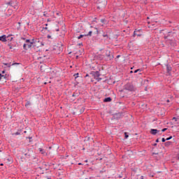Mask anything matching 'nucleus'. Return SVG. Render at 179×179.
<instances>
[{
	"instance_id": "24",
	"label": "nucleus",
	"mask_w": 179,
	"mask_h": 179,
	"mask_svg": "<svg viewBox=\"0 0 179 179\" xmlns=\"http://www.w3.org/2000/svg\"><path fill=\"white\" fill-rule=\"evenodd\" d=\"M24 156H26V157H29V156H30V155L28 154H24Z\"/></svg>"
},
{
	"instance_id": "41",
	"label": "nucleus",
	"mask_w": 179,
	"mask_h": 179,
	"mask_svg": "<svg viewBox=\"0 0 179 179\" xmlns=\"http://www.w3.org/2000/svg\"><path fill=\"white\" fill-rule=\"evenodd\" d=\"M85 163H87V160H85Z\"/></svg>"
},
{
	"instance_id": "13",
	"label": "nucleus",
	"mask_w": 179,
	"mask_h": 179,
	"mask_svg": "<svg viewBox=\"0 0 179 179\" xmlns=\"http://www.w3.org/2000/svg\"><path fill=\"white\" fill-rule=\"evenodd\" d=\"M31 103L30 101H27V103L25 104V107H29V106H31Z\"/></svg>"
},
{
	"instance_id": "33",
	"label": "nucleus",
	"mask_w": 179,
	"mask_h": 179,
	"mask_svg": "<svg viewBox=\"0 0 179 179\" xmlns=\"http://www.w3.org/2000/svg\"><path fill=\"white\" fill-rule=\"evenodd\" d=\"M78 165H79V166H82V163H79Z\"/></svg>"
},
{
	"instance_id": "7",
	"label": "nucleus",
	"mask_w": 179,
	"mask_h": 179,
	"mask_svg": "<svg viewBox=\"0 0 179 179\" xmlns=\"http://www.w3.org/2000/svg\"><path fill=\"white\" fill-rule=\"evenodd\" d=\"M0 41H3V43H5L6 41V36L3 35L0 36Z\"/></svg>"
},
{
	"instance_id": "14",
	"label": "nucleus",
	"mask_w": 179,
	"mask_h": 179,
	"mask_svg": "<svg viewBox=\"0 0 179 179\" xmlns=\"http://www.w3.org/2000/svg\"><path fill=\"white\" fill-rule=\"evenodd\" d=\"M39 151L42 155H44V153H45V152H44V150H43V148H39Z\"/></svg>"
},
{
	"instance_id": "28",
	"label": "nucleus",
	"mask_w": 179,
	"mask_h": 179,
	"mask_svg": "<svg viewBox=\"0 0 179 179\" xmlns=\"http://www.w3.org/2000/svg\"><path fill=\"white\" fill-rule=\"evenodd\" d=\"M48 38H51V36L48 35Z\"/></svg>"
},
{
	"instance_id": "12",
	"label": "nucleus",
	"mask_w": 179,
	"mask_h": 179,
	"mask_svg": "<svg viewBox=\"0 0 179 179\" xmlns=\"http://www.w3.org/2000/svg\"><path fill=\"white\" fill-rule=\"evenodd\" d=\"M168 72H170L171 71V67L169 65L166 66Z\"/></svg>"
},
{
	"instance_id": "32",
	"label": "nucleus",
	"mask_w": 179,
	"mask_h": 179,
	"mask_svg": "<svg viewBox=\"0 0 179 179\" xmlns=\"http://www.w3.org/2000/svg\"><path fill=\"white\" fill-rule=\"evenodd\" d=\"M156 142H157V143L159 142V138H157V139L156 140Z\"/></svg>"
},
{
	"instance_id": "5",
	"label": "nucleus",
	"mask_w": 179,
	"mask_h": 179,
	"mask_svg": "<svg viewBox=\"0 0 179 179\" xmlns=\"http://www.w3.org/2000/svg\"><path fill=\"white\" fill-rule=\"evenodd\" d=\"M92 33L93 32L92 31H90L87 34L80 35L79 36H78V40H80V38H82L83 37H86L87 36H92Z\"/></svg>"
},
{
	"instance_id": "21",
	"label": "nucleus",
	"mask_w": 179,
	"mask_h": 179,
	"mask_svg": "<svg viewBox=\"0 0 179 179\" xmlns=\"http://www.w3.org/2000/svg\"><path fill=\"white\" fill-rule=\"evenodd\" d=\"M8 47H9V49H10V50H13V48H12V45H8Z\"/></svg>"
},
{
	"instance_id": "6",
	"label": "nucleus",
	"mask_w": 179,
	"mask_h": 179,
	"mask_svg": "<svg viewBox=\"0 0 179 179\" xmlns=\"http://www.w3.org/2000/svg\"><path fill=\"white\" fill-rule=\"evenodd\" d=\"M107 6V0H103L102 3H100L98 8H106Z\"/></svg>"
},
{
	"instance_id": "19",
	"label": "nucleus",
	"mask_w": 179,
	"mask_h": 179,
	"mask_svg": "<svg viewBox=\"0 0 179 179\" xmlns=\"http://www.w3.org/2000/svg\"><path fill=\"white\" fill-rule=\"evenodd\" d=\"M139 71H141V69H137V70L134 71V73H137L138 72H139Z\"/></svg>"
},
{
	"instance_id": "30",
	"label": "nucleus",
	"mask_w": 179,
	"mask_h": 179,
	"mask_svg": "<svg viewBox=\"0 0 179 179\" xmlns=\"http://www.w3.org/2000/svg\"><path fill=\"white\" fill-rule=\"evenodd\" d=\"M103 37H108V36H107V35H103Z\"/></svg>"
},
{
	"instance_id": "3",
	"label": "nucleus",
	"mask_w": 179,
	"mask_h": 179,
	"mask_svg": "<svg viewBox=\"0 0 179 179\" xmlns=\"http://www.w3.org/2000/svg\"><path fill=\"white\" fill-rule=\"evenodd\" d=\"M125 90H129V92H134L135 90V87L131 83H127L124 85Z\"/></svg>"
},
{
	"instance_id": "26",
	"label": "nucleus",
	"mask_w": 179,
	"mask_h": 179,
	"mask_svg": "<svg viewBox=\"0 0 179 179\" xmlns=\"http://www.w3.org/2000/svg\"><path fill=\"white\" fill-rule=\"evenodd\" d=\"M78 75H79V73L75 74L74 76H76V78H78Z\"/></svg>"
},
{
	"instance_id": "45",
	"label": "nucleus",
	"mask_w": 179,
	"mask_h": 179,
	"mask_svg": "<svg viewBox=\"0 0 179 179\" xmlns=\"http://www.w3.org/2000/svg\"><path fill=\"white\" fill-rule=\"evenodd\" d=\"M130 73H132V71H130Z\"/></svg>"
},
{
	"instance_id": "11",
	"label": "nucleus",
	"mask_w": 179,
	"mask_h": 179,
	"mask_svg": "<svg viewBox=\"0 0 179 179\" xmlns=\"http://www.w3.org/2000/svg\"><path fill=\"white\" fill-rule=\"evenodd\" d=\"M5 79H6L5 76L0 73V80H3Z\"/></svg>"
},
{
	"instance_id": "15",
	"label": "nucleus",
	"mask_w": 179,
	"mask_h": 179,
	"mask_svg": "<svg viewBox=\"0 0 179 179\" xmlns=\"http://www.w3.org/2000/svg\"><path fill=\"white\" fill-rule=\"evenodd\" d=\"M4 65L8 66V68H10V66H12V65H10V64L9 63H4Z\"/></svg>"
},
{
	"instance_id": "35",
	"label": "nucleus",
	"mask_w": 179,
	"mask_h": 179,
	"mask_svg": "<svg viewBox=\"0 0 179 179\" xmlns=\"http://www.w3.org/2000/svg\"><path fill=\"white\" fill-rule=\"evenodd\" d=\"M56 31H59V29H56Z\"/></svg>"
},
{
	"instance_id": "20",
	"label": "nucleus",
	"mask_w": 179,
	"mask_h": 179,
	"mask_svg": "<svg viewBox=\"0 0 179 179\" xmlns=\"http://www.w3.org/2000/svg\"><path fill=\"white\" fill-rule=\"evenodd\" d=\"M165 131H167V128H164L162 130V132H165Z\"/></svg>"
},
{
	"instance_id": "4",
	"label": "nucleus",
	"mask_w": 179,
	"mask_h": 179,
	"mask_svg": "<svg viewBox=\"0 0 179 179\" xmlns=\"http://www.w3.org/2000/svg\"><path fill=\"white\" fill-rule=\"evenodd\" d=\"M150 134L152 135H156V134H159V135H162V132H160V130H157L156 129H151Z\"/></svg>"
},
{
	"instance_id": "36",
	"label": "nucleus",
	"mask_w": 179,
	"mask_h": 179,
	"mask_svg": "<svg viewBox=\"0 0 179 179\" xmlns=\"http://www.w3.org/2000/svg\"><path fill=\"white\" fill-rule=\"evenodd\" d=\"M16 64H17V63H15V64H12L11 65H15Z\"/></svg>"
},
{
	"instance_id": "23",
	"label": "nucleus",
	"mask_w": 179,
	"mask_h": 179,
	"mask_svg": "<svg viewBox=\"0 0 179 179\" xmlns=\"http://www.w3.org/2000/svg\"><path fill=\"white\" fill-rule=\"evenodd\" d=\"M162 142H166V139L164 138H162Z\"/></svg>"
},
{
	"instance_id": "22",
	"label": "nucleus",
	"mask_w": 179,
	"mask_h": 179,
	"mask_svg": "<svg viewBox=\"0 0 179 179\" xmlns=\"http://www.w3.org/2000/svg\"><path fill=\"white\" fill-rule=\"evenodd\" d=\"M13 135H20V134L19 132H16V133L13 134Z\"/></svg>"
},
{
	"instance_id": "31",
	"label": "nucleus",
	"mask_w": 179,
	"mask_h": 179,
	"mask_svg": "<svg viewBox=\"0 0 179 179\" xmlns=\"http://www.w3.org/2000/svg\"><path fill=\"white\" fill-rule=\"evenodd\" d=\"M166 101H167V103H170V100H169V99Z\"/></svg>"
},
{
	"instance_id": "44",
	"label": "nucleus",
	"mask_w": 179,
	"mask_h": 179,
	"mask_svg": "<svg viewBox=\"0 0 179 179\" xmlns=\"http://www.w3.org/2000/svg\"><path fill=\"white\" fill-rule=\"evenodd\" d=\"M45 29L47 30V27H45Z\"/></svg>"
},
{
	"instance_id": "1",
	"label": "nucleus",
	"mask_w": 179,
	"mask_h": 179,
	"mask_svg": "<svg viewBox=\"0 0 179 179\" xmlns=\"http://www.w3.org/2000/svg\"><path fill=\"white\" fill-rule=\"evenodd\" d=\"M25 43H26L23 45V48L24 50H29V48H31V47H33V44H36V43H40V41H35L34 39H32V41H30L29 39H27Z\"/></svg>"
},
{
	"instance_id": "2",
	"label": "nucleus",
	"mask_w": 179,
	"mask_h": 179,
	"mask_svg": "<svg viewBox=\"0 0 179 179\" xmlns=\"http://www.w3.org/2000/svg\"><path fill=\"white\" fill-rule=\"evenodd\" d=\"M92 76L94 77V79H96V80H97L98 82H100V80H101V78H100V74L97 71L94 73H91L90 75L87 74L85 76V78H92Z\"/></svg>"
},
{
	"instance_id": "43",
	"label": "nucleus",
	"mask_w": 179,
	"mask_h": 179,
	"mask_svg": "<svg viewBox=\"0 0 179 179\" xmlns=\"http://www.w3.org/2000/svg\"><path fill=\"white\" fill-rule=\"evenodd\" d=\"M44 16H45V13H44Z\"/></svg>"
},
{
	"instance_id": "9",
	"label": "nucleus",
	"mask_w": 179,
	"mask_h": 179,
	"mask_svg": "<svg viewBox=\"0 0 179 179\" xmlns=\"http://www.w3.org/2000/svg\"><path fill=\"white\" fill-rule=\"evenodd\" d=\"M164 145H165V146H166V148H169V146H171V145H173V143L171 142V141H167V142L165 143Z\"/></svg>"
},
{
	"instance_id": "46",
	"label": "nucleus",
	"mask_w": 179,
	"mask_h": 179,
	"mask_svg": "<svg viewBox=\"0 0 179 179\" xmlns=\"http://www.w3.org/2000/svg\"><path fill=\"white\" fill-rule=\"evenodd\" d=\"M48 179H50V178H48Z\"/></svg>"
},
{
	"instance_id": "18",
	"label": "nucleus",
	"mask_w": 179,
	"mask_h": 179,
	"mask_svg": "<svg viewBox=\"0 0 179 179\" xmlns=\"http://www.w3.org/2000/svg\"><path fill=\"white\" fill-rule=\"evenodd\" d=\"M173 138V136H170L169 138H167L166 139V141H170V139H172Z\"/></svg>"
},
{
	"instance_id": "40",
	"label": "nucleus",
	"mask_w": 179,
	"mask_h": 179,
	"mask_svg": "<svg viewBox=\"0 0 179 179\" xmlns=\"http://www.w3.org/2000/svg\"><path fill=\"white\" fill-rule=\"evenodd\" d=\"M41 45H44V44H43V43H41Z\"/></svg>"
},
{
	"instance_id": "25",
	"label": "nucleus",
	"mask_w": 179,
	"mask_h": 179,
	"mask_svg": "<svg viewBox=\"0 0 179 179\" xmlns=\"http://www.w3.org/2000/svg\"><path fill=\"white\" fill-rule=\"evenodd\" d=\"M173 120L177 121V118L176 117H173Z\"/></svg>"
},
{
	"instance_id": "16",
	"label": "nucleus",
	"mask_w": 179,
	"mask_h": 179,
	"mask_svg": "<svg viewBox=\"0 0 179 179\" xmlns=\"http://www.w3.org/2000/svg\"><path fill=\"white\" fill-rule=\"evenodd\" d=\"M84 111H85V108L82 107L81 110H80V114H82V113H83Z\"/></svg>"
},
{
	"instance_id": "34",
	"label": "nucleus",
	"mask_w": 179,
	"mask_h": 179,
	"mask_svg": "<svg viewBox=\"0 0 179 179\" xmlns=\"http://www.w3.org/2000/svg\"><path fill=\"white\" fill-rule=\"evenodd\" d=\"M15 9H17V6H15Z\"/></svg>"
},
{
	"instance_id": "42",
	"label": "nucleus",
	"mask_w": 179,
	"mask_h": 179,
	"mask_svg": "<svg viewBox=\"0 0 179 179\" xmlns=\"http://www.w3.org/2000/svg\"><path fill=\"white\" fill-rule=\"evenodd\" d=\"M151 177H153V175H150Z\"/></svg>"
},
{
	"instance_id": "17",
	"label": "nucleus",
	"mask_w": 179,
	"mask_h": 179,
	"mask_svg": "<svg viewBox=\"0 0 179 179\" xmlns=\"http://www.w3.org/2000/svg\"><path fill=\"white\" fill-rule=\"evenodd\" d=\"M129 136H128V134H127V133H124V138L126 139H127V138L129 137Z\"/></svg>"
},
{
	"instance_id": "37",
	"label": "nucleus",
	"mask_w": 179,
	"mask_h": 179,
	"mask_svg": "<svg viewBox=\"0 0 179 179\" xmlns=\"http://www.w3.org/2000/svg\"><path fill=\"white\" fill-rule=\"evenodd\" d=\"M0 166H3V164H1Z\"/></svg>"
},
{
	"instance_id": "27",
	"label": "nucleus",
	"mask_w": 179,
	"mask_h": 179,
	"mask_svg": "<svg viewBox=\"0 0 179 179\" xmlns=\"http://www.w3.org/2000/svg\"><path fill=\"white\" fill-rule=\"evenodd\" d=\"M101 22L102 23H104V20H101Z\"/></svg>"
},
{
	"instance_id": "38",
	"label": "nucleus",
	"mask_w": 179,
	"mask_h": 179,
	"mask_svg": "<svg viewBox=\"0 0 179 179\" xmlns=\"http://www.w3.org/2000/svg\"><path fill=\"white\" fill-rule=\"evenodd\" d=\"M117 58H120V55H117Z\"/></svg>"
},
{
	"instance_id": "39",
	"label": "nucleus",
	"mask_w": 179,
	"mask_h": 179,
	"mask_svg": "<svg viewBox=\"0 0 179 179\" xmlns=\"http://www.w3.org/2000/svg\"><path fill=\"white\" fill-rule=\"evenodd\" d=\"M56 14H57V15H59V13H56Z\"/></svg>"
},
{
	"instance_id": "8",
	"label": "nucleus",
	"mask_w": 179,
	"mask_h": 179,
	"mask_svg": "<svg viewBox=\"0 0 179 179\" xmlns=\"http://www.w3.org/2000/svg\"><path fill=\"white\" fill-rule=\"evenodd\" d=\"M133 36L135 37L136 36H141V34L139 33V31H134Z\"/></svg>"
},
{
	"instance_id": "10",
	"label": "nucleus",
	"mask_w": 179,
	"mask_h": 179,
	"mask_svg": "<svg viewBox=\"0 0 179 179\" xmlns=\"http://www.w3.org/2000/svg\"><path fill=\"white\" fill-rule=\"evenodd\" d=\"M103 101H104L105 103H108V102L111 101V98H110V97L106 98V99L103 100Z\"/></svg>"
},
{
	"instance_id": "29",
	"label": "nucleus",
	"mask_w": 179,
	"mask_h": 179,
	"mask_svg": "<svg viewBox=\"0 0 179 179\" xmlns=\"http://www.w3.org/2000/svg\"><path fill=\"white\" fill-rule=\"evenodd\" d=\"M52 13L51 16H54V12H52Z\"/></svg>"
}]
</instances>
